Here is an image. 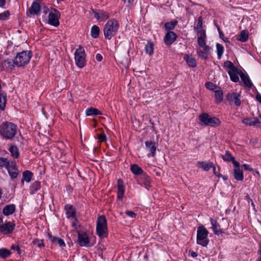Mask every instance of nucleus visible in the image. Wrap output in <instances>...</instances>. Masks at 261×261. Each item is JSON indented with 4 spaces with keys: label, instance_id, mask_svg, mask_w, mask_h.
Here are the masks:
<instances>
[{
    "label": "nucleus",
    "instance_id": "nucleus-11",
    "mask_svg": "<svg viewBox=\"0 0 261 261\" xmlns=\"http://www.w3.org/2000/svg\"><path fill=\"white\" fill-rule=\"evenodd\" d=\"M145 145L146 150L149 151L147 156H154L156 154V144L154 141H148L145 142Z\"/></svg>",
    "mask_w": 261,
    "mask_h": 261
},
{
    "label": "nucleus",
    "instance_id": "nucleus-27",
    "mask_svg": "<svg viewBox=\"0 0 261 261\" xmlns=\"http://www.w3.org/2000/svg\"><path fill=\"white\" fill-rule=\"evenodd\" d=\"M242 122L249 126L256 125L260 123V121L257 118H244L242 120Z\"/></svg>",
    "mask_w": 261,
    "mask_h": 261
},
{
    "label": "nucleus",
    "instance_id": "nucleus-54",
    "mask_svg": "<svg viewBox=\"0 0 261 261\" xmlns=\"http://www.w3.org/2000/svg\"><path fill=\"white\" fill-rule=\"evenodd\" d=\"M125 214L130 218H134L136 216V214L131 211H126Z\"/></svg>",
    "mask_w": 261,
    "mask_h": 261
},
{
    "label": "nucleus",
    "instance_id": "nucleus-49",
    "mask_svg": "<svg viewBox=\"0 0 261 261\" xmlns=\"http://www.w3.org/2000/svg\"><path fill=\"white\" fill-rule=\"evenodd\" d=\"M7 161V158H0V170L4 167L6 168Z\"/></svg>",
    "mask_w": 261,
    "mask_h": 261
},
{
    "label": "nucleus",
    "instance_id": "nucleus-18",
    "mask_svg": "<svg viewBox=\"0 0 261 261\" xmlns=\"http://www.w3.org/2000/svg\"><path fill=\"white\" fill-rule=\"evenodd\" d=\"M16 210L15 205L10 204L5 205L3 209V214L6 216L12 215L14 213Z\"/></svg>",
    "mask_w": 261,
    "mask_h": 261
},
{
    "label": "nucleus",
    "instance_id": "nucleus-6",
    "mask_svg": "<svg viewBox=\"0 0 261 261\" xmlns=\"http://www.w3.org/2000/svg\"><path fill=\"white\" fill-rule=\"evenodd\" d=\"M208 234V230L204 226L198 227L197 231V243L203 247H206L209 243Z\"/></svg>",
    "mask_w": 261,
    "mask_h": 261
},
{
    "label": "nucleus",
    "instance_id": "nucleus-26",
    "mask_svg": "<svg viewBox=\"0 0 261 261\" xmlns=\"http://www.w3.org/2000/svg\"><path fill=\"white\" fill-rule=\"evenodd\" d=\"M8 150L11 153V156L14 159H18L20 153L18 147L14 145H10Z\"/></svg>",
    "mask_w": 261,
    "mask_h": 261
},
{
    "label": "nucleus",
    "instance_id": "nucleus-36",
    "mask_svg": "<svg viewBox=\"0 0 261 261\" xmlns=\"http://www.w3.org/2000/svg\"><path fill=\"white\" fill-rule=\"evenodd\" d=\"M194 29L198 34L200 33V31H205L202 29V18L201 16L198 17L197 22L195 25Z\"/></svg>",
    "mask_w": 261,
    "mask_h": 261
},
{
    "label": "nucleus",
    "instance_id": "nucleus-28",
    "mask_svg": "<svg viewBox=\"0 0 261 261\" xmlns=\"http://www.w3.org/2000/svg\"><path fill=\"white\" fill-rule=\"evenodd\" d=\"M197 164L199 165L200 168H202L203 170L206 171H208L213 167V164L211 162H206L198 161L197 162Z\"/></svg>",
    "mask_w": 261,
    "mask_h": 261
},
{
    "label": "nucleus",
    "instance_id": "nucleus-63",
    "mask_svg": "<svg viewBox=\"0 0 261 261\" xmlns=\"http://www.w3.org/2000/svg\"><path fill=\"white\" fill-rule=\"evenodd\" d=\"M38 247H44V244L43 242V241L41 242V243H39L38 245Z\"/></svg>",
    "mask_w": 261,
    "mask_h": 261
},
{
    "label": "nucleus",
    "instance_id": "nucleus-19",
    "mask_svg": "<svg viewBox=\"0 0 261 261\" xmlns=\"http://www.w3.org/2000/svg\"><path fill=\"white\" fill-rule=\"evenodd\" d=\"M117 198L118 199L121 200L123 198L124 193V187L123 186V182L121 179H119L117 180Z\"/></svg>",
    "mask_w": 261,
    "mask_h": 261
},
{
    "label": "nucleus",
    "instance_id": "nucleus-7",
    "mask_svg": "<svg viewBox=\"0 0 261 261\" xmlns=\"http://www.w3.org/2000/svg\"><path fill=\"white\" fill-rule=\"evenodd\" d=\"M74 59L76 65L80 68H83L85 66V53L84 48L79 46L76 49L74 54Z\"/></svg>",
    "mask_w": 261,
    "mask_h": 261
},
{
    "label": "nucleus",
    "instance_id": "nucleus-33",
    "mask_svg": "<svg viewBox=\"0 0 261 261\" xmlns=\"http://www.w3.org/2000/svg\"><path fill=\"white\" fill-rule=\"evenodd\" d=\"M41 188V182L39 181H35L30 186V193L32 194H35Z\"/></svg>",
    "mask_w": 261,
    "mask_h": 261
},
{
    "label": "nucleus",
    "instance_id": "nucleus-41",
    "mask_svg": "<svg viewBox=\"0 0 261 261\" xmlns=\"http://www.w3.org/2000/svg\"><path fill=\"white\" fill-rule=\"evenodd\" d=\"M99 28L96 25H93L91 30V36L94 38H97L99 34Z\"/></svg>",
    "mask_w": 261,
    "mask_h": 261
},
{
    "label": "nucleus",
    "instance_id": "nucleus-47",
    "mask_svg": "<svg viewBox=\"0 0 261 261\" xmlns=\"http://www.w3.org/2000/svg\"><path fill=\"white\" fill-rule=\"evenodd\" d=\"M224 67L229 69V70H231L236 68L233 63L230 61H226L224 63Z\"/></svg>",
    "mask_w": 261,
    "mask_h": 261
},
{
    "label": "nucleus",
    "instance_id": "nucleus-34",
    "mask_svg": "<svg viewBox=\"0 0 261 261\" xmlns=\"http://www.w3.org/2000/svg\"><path fill=\"white\" fill-rule=\"evenodd\" d=\"M86 114L87 116H93V115L96 116V115H101L102 113L100 112V111H99L97 109L91 107V108H88L86 110Z\"/></svg>",
    "mask_w": 261,
    "mask_h": 261
},
{
    "label": "nucleus",
    "instance_id": "nucleus-58",
    "mask_svg": "<svg viewBox=\"0 0 261 261\" xmlns=\"http://www.w3.org/2000/svg\"><path fill=\"white\" fill-rule=\"evenodd\" d=\"M213 168V172H214V173L215 175L218 176V177H220V175L221 174L220 173H218L217 171H216V167L215 166H213V167H212Z\"/></svg>",
    "mask_w": 261,
    "mask_h": 261
},
{
    "label": "nucleus",
    "instance_id": "nucleus-52",
    "mask_svg": "<svg viewBox=\"0 0 261 261\" xmlns=\"http://www.w3.org/2000/svg\"><path fill=\"white\" fill-rule=\"evenodd\" d=\"M11 249L14 251H16L18 254H21L20 249L18 245L12 244L11 246Z\"/></svg>",
    "mask_w": 261,
    "mask_h": 261
},
{
    "label": "nucleus",
    "instance_id": "nucleus-62",
    "mask_svg": "<svg viewBox=\"0 0 261 261\" xmlns=\"http://www.w3.org/2000/svg\"><path fill=\"white\" fill-rule=\"evenodd\" d=\"M218 31L219 32V35L221 38L223 39L224 36L223 33L220 31V29H218Z\"/></svg>",
    "mask_w": 261,
    "mask_h": 261
},
{
    "label": "nucleus",
    "instance_id": "nucleus-40",
    "mask_svg": "<svg viewBox=\"0 0 261 261\" xmlns=\"http://www.w3.org/2000/svg\"><path fill=\"white\" fill-rule=\"evenodd\" d=\"M145 50L146 53L150 56L153 54V44L151 41H149L147 42L145 47Z\"/></svg>",
    "mask_w": 261,
    "mask_h": 261
},
{
    "label": "nucleus",
    "instance_id": "nucleus-48",
    "mask_svg": "<svg viewBox=\"0 0 261 261\" xmlns=\"http://www.w3.org/2000/svg\"><path fill=\"white\" fill-rule=\"evenodd\" d=\"M205 86L207 89L210 90H214L217 88V85L210 82H206Z\"/></svg>",
    "mask_w": 261,
    "mask_h": 261
},
{
    "label": "nucleus",
    "instance_id": "nucleus-5",
    "mask_svg": "<svg viewBox=\"0 0 261 261\" xmlns=\"http://www.w3.org/2000/svg\"><path fill=\"white\" fill-rule=\"evenodd\" d=\"M32 58L30 51H22L18 54L14 59V63L18 67H22L28 64Z\"/></svg>",
    "mask_w": 261,
    "mask_h": 261
},
{
    "label": "nucleus",
    "instance_id": "nucleus-17",
    "mask_svg": "<svg viewBox=\"0 0 261 261\" xmlns=\"http://www.w3.org/2000/svg\"><path fill=\"white\" fill-rule=\"evenodd\" d=\"M242 71L238 69L237 67L231 70H228V73L230 76L231 80L233 82H238L239 81V75L240 76V72Z\"/></svg>",
    "mask_w": 261,
    "mask_h": 261
},
{
    "label": "nucleus",
    "instance_id": "nucleus-64",
    "mask_svg": "<svg viewBox=\"0 0 261 261\" xmlns=\"http://www.w3.org/2000/svg\"><path fill=\"white\" fill-rule=\"evenodd\" d=\"M220 176H221L224 180H227L228 178L226 176H223L221 175Z\"/></svg>",
    "mask_w": 261,
    "mask_h": 261
},
{
    "label": "nucleus",
    "instance_id": "nucleus-31",
    "mask_svg": "<svg viewBox=\"0 0 261 261\" xmlns=\"http://www.w3.org/2000/svg\"><path fill=\"white\" fill-rule=\"evenodd\" d=\"M14 60L7 59L4 61L2 63V66L4 68L13 69L14 67Z\"/></svg>",
    "mask_w": 261,
    "mask_h": 261
},
{
    "label": "nucleus",
    "instance_id": "nucleus-21",
    "mask_svg": "<svg viewBox=\"0 0 261 261\" xmlns=\"http://www.w3.org/2000/svg\"><path fill=\"white\" fill-rule=\"evenodd\" d=\"M48 237L50 241L53 243L58 244L61 247L65 246L66 245L63 240L58 237L53 236L50 233H48Z\"/></svg>",
    "mask_w": 261,
    "mask_h": 261
},
{
    "label": "nucleus",
    "instance_id": "nucleus-1",
    "mask_svg": "<svg viewBox=\"0 0 261 261\" xmlns=\"http://www.w3.org/2000/svg\"><path fill=\"white\" fill-rule=\"evenodd\" d=\"M17 131V126L15 124L6 121L0 125V135L7 140H12Z\"/></svg>",
    "mask_w": 261,
    "mask_h": 261
},
{
    "label": "nucleus",
    "instance_id": "nucleus-59",
    "mask_svg": "<svg viewBox=\"0 0 261 261\" xmlns=\"http://www.w3.org/2000/svg\"><path fill=\"white\" fill-rule=\"evenodd\" d=\"M74 218L75 220H74V222H73L72 223V227H73L74 228H76V226H77V223H76V221H77V220H76V218H75H75Z\"/></svg>",
    "mask_w": 261,
    "mask_h": 261
},
{
    "label": "nucleus",
    "instance_id": "nucleus-25",
    "mask_svg": "<svg viewBox=\"0 0 261 261\" xmlns=\"http://www.w3.org/2000/svg\"><path fill=\"white\" fill-rule=\"evenodd\" d=\"M184 59L190 67H195L197 66L196 61L192 55H185Z\"/></svg>",
    "mask_w": 261,
    "mask_h": 261
},
{
    "label": "nucleus",
    "instance_id": "nucleus-44",
    "mask_svg": "<svg viewBox=\"0 0 261 261\" xmlns=\"http://www.w3.org/2000/svg\"><path fill=\"white\" fill-rule=\"evenodd\" d=\"M215 97L217 102H220L223 100V92L221 90H216Z\"/></svg>",
    "mask_w": 261,
    "mask_h": 261
},
{
    "label": "nucleus",
    "instance_id": "nucleus-51",
    "mask_svg": "<svg viewBox=\"0 0 261 261\" xmlns=\"http://www.w3.org/2000/svg\"><path fill=\"white\" fill-rule=\"evenodd\" d=\"M10 13L8 11H5L2 13L0 14V19L1 20H5L6 19L8 18L9 17Z\"/></svg>",
    "mask_w": 261,
    "mask_h": 261
},
{
    "label": "nucleus",
    "instance_id": "nucleus-56",
    "mask_svg": "<svg viewBox=\"0 0 261 261\" xmlns=\"http://www.w3.org/2000/svg\"><path fill=\"white\" fill-rule=\"evenodd\" d=\"M95 59L98 62H100L102 60V56L100 54H97L96 55Z\"/></svg>",
    "mask_w": 261,
    "mask_h": 261
},
{
    "label": "nucleus",
    "instance_id": "nucleus-12",
    "mask_svg": "<svg viewBox=\"0 0 261 261\" xmlns=\"http://www.w3.org/2000/svg\"><path fill=\"white\" fill-rule=\"evenodd\" d=\"M78 234V243L79 245L82 246H88L90 241L88 234L86 232L81 233L79 231H77Z\"/></svg>",
    "mask_w": 261,
    "mask_h": 261
},
{
    "label": "nucleus",
    "instance_id": "nucleus-14",
    "mask_svg": "<svg viewBox=\"0 0 261 261\" xmlns=\"http://www.w3.org/2000/svg\"><path fill=\"white\" fill-rule=\"evenodd\" d=\"M176 38L177 35L174 32L169 31L165 35L164 41L165 44L170 45L176 40Z\"/></svg>",
    "mask_w": 261,
    "mask_h": 261
},
{
    "label": "nucleus",
    "instance_id": "nucleus-4",
    "mask_svg": "<svg viewBox=\"0 0 261 261\" xmlns=\"http://www.w3.org/2000/svg\"><path fill=\"white\" fill-rule=\"evenodd\" d=\"M198 119L202 125L217 127L221 123L219 119L215 117H212L206 113H203L199 115Z\"/></svg>",
    "mask_w": 261,
    "mask_h": 261
},
{
    "label": "nucleus",
    "instance_id": "nucleus-42",
    "mask_svg": "<svg viewBox=\"0 0 261 261\" xmlns=\"http://www.w3.org/2000/svg\"><path fill=\"white\" fill-rule=\"evenodd\" d=\"M11 254V251L6 248L0 249V257L6 258Z\"/></svg>",
    "mask_w": 261,
    "mask_h": 261
},
{
    "label": "nucleus",
    "instance_id": "nucleus-57",
    "mask_svg": "<svg viewBox=\"0 0 261 261\" xmlns=\"http://www.w3.org/2000/svg\"><path fill=\"white\" fill-rule=\"evenodd\" d=\"M255 98L256 100L261 103V95L259 93L256 94Z\"/></svg>",
    "mask_w": 261,
    "mask_h": 261
},
{
    "label": "nucleus",
    "instance_id": "nucleus-46",
    "mask_svg": "<svg viewBox=\"0 0 261 261\" xmlns=\"http://www.w3.org/2000/svg\"><path fill=\"white\" fill-rule=\"evenodd\" d=\"M8 172L10 176L12 179H14V178H16L18 174V173H19L18 168H16V170H10L8 171Z\"/></svg>",
    "mask_w": 261,
    "mask_h": 261
},
{
    "label": "nucleus",
    "instance_id": "nucleus-61",
    "mask_svg": "<svg viewBox=\"0 0 261 261\" xmlns=\"http://www.w3.org/2000/svg\"><path fill=\"white\" fill-rule=\"evenodd\" d=\"M6 3V0H0V7L4 6Z\"/></svg>",
    "mask_w": 261,
    "mask_h": 261
},
{
    "label": "nucleus",
    "instance_id": "nucleus-10",
    "mask_svg": "<svg viewBox=\"0 0 261 261\" xmlns=\"http://www.w3.org/2000/svg\"><path fill=\"white\" fill-rule=\"evenodd\" d=\"M234 170L233 176L235 179L242 181L244 179V175L242 170L240 169V164L237 161L233 162Z\"/></svg>",
    "mask_w": 261,
    "mask_h": 261
},
{
    "label": "nucleus",
    "instance_id": "nucleus-45",
    "mask_svg": "<svg viewBox=\"0 0 261 261\" xmlns=\"http://www.w3.org/2000/svg\"><path fill=\"white\" fill-rule=\"evenodd\" d=\"M216 48L218 58L220 59L224 52V47L222 45L217 43L216 44Z\"/></svg>",
    "mask_w": 261,
    "mask_h": 261
},
{
    "label": "nucleus",
    "instance_id": "nucleus-13",
    "mask_svg": "<svg viewBox=\"0 0 261 261\" xmlns=\"http://www.w3.org/2000/svg\"><path fill=\"white\" fill-rule=\"evenodd\" d=\"M92 12L94 14V18L98 21H105L109 17V14L107 12L101 10H98L97 11L92 10Z\"/></svg>",
    "mask_w": 261,
    "mask_h": 261
},
{
    "label": "nucleus",
    "instance_id": "nucleus-35",
    "mask_svg": "<svg viewBox=\"0 0 261 261\" xmlns=\"http://www.w3.org/2000/svg\"><path fill=\"white\" fill-rule=\"evenodd\" d=\"M130 171L135 175H141L144 171L137 164H133L130 166Z\"/></svg>",
    "mask_w": 261,
    "mask_h": 261
},
{
    "label": "nucleus",
    "instance_id": "nucleus-43",
    "mask_svg": "<svg viewBox=\"0 0 261 261\" xmlns=\"http://www.w3.org/2000/svg\"><path fill=\"white\" fill-rule=\"evenodd\" d=\"M177 21H173L169 22H166L165 23L164 27L165 29L167 31H170L173 30L175 25L177 24Z\"/></svg>",
    "mask_w": 261,
    "mask_h": 261
},
{
    "label": "nucleus",
    "instance_id": "nucleus-53",
    "mask_svg": "<svg viewBox=\"0 0 261 261\" xmlns=\"http://www.w3.org/2000/svg\"><path fill=\"white\" fill-rule=\"evenodd\" d=\"M98 139L100 142H103L106 141L107 137L105 134H100L98 136Z\"/></svg>",
    "mask_w": 261,
    "mask_h": 261
},
{
    "label": "nucleus",
    "instance_id": "nucleus-60",
    "mask_svg": "<svg viewBox=\"0 0 261 261\" xmlns=\"http://www.w3.org/2000/svg\"><path fill=\"white\" fill-rule=\"evenodd\" d=\"M191 255L193 257H195L197 256V253L194 251H192L191 252Z\"/></svg>",
    "mask_w": 261,
    "mask_h": 261
},
{
    "label": "nucleus",
    "instance_id": "nucleus-39",
    "mask_svg": "<svg viewBox=\"0 0 261 261\" xmlns=\"http://www.w3.org/2000/svg\"><path fill=\"white\" fill-rule=\"evenodd\" d=\"M237 40L245 42L247 41L248 39V33L247 31L244 30L241 32L240 34L237 37Z\"/></svg>",
    "mask_w": 261,
    "mask_h": 261
},
{
    "label": "nucleus",
    "instance_id": "nucleus-23",
    "mask_svg": "<svg viewBox=\"0 0 261 261\" xmlns=\"http://www.w3.org/2000/svg\"><path fill=\"white\" fill-rule=\"evenodd\" d=\"M140 176V184H143L146 187L150 186L151 179L146 173L143 172Z\"/></svg>",
    "mask_w": 261,
    "mask_h": 261
},
{
    "label": "nucleus",
    "instance_id": "nucleus-9",
    "mask_svg": "<svg viewBox=\"0 0 261 261\" xmlns=\"http://www.w3.org/2000/svg\"><path fill=\"white\" fill-rule=\"evenodd\" d=\"M198 35L197 42L199 46L203 48L205 51H209L211 48L206 45V35L205 31H200V33H199Z\"/></svg>",
    "mask_w": 261,
    "mask_h": 261
},
{
    "label": "nucleus",
    "instance_id": "nucleus-50",
    "mask_svg": "<svg viewBox=\"0 0 261 261\" xmlns=\"http://www.w3.org/2000/svg\"><path fill=\"white\" fill-rule=\"evenodd\" d=\"M197 54L198 56L203 59H207V55L206 53L202 51V50H197Z\"/></svg>",
    "mask_w": 261,
    "mask_h": 261
},
{
    "label": "nucleus",
    "instance_id": "nucleus-15",
    "mask_svg": "<svg viewBox=\"0 0 261 261\" xmlns=\"http://www.w3.org/2000/svg\"><path fill=\"white\" fill-rule=\"evenodd\" d=\"M15 224L12 222H7L0 226V230L4 234L11 233L15 227Z\"/></svg>",
    "mask_w": 261,
    "mask_h": 261
},
{
    "label": "nucleus",
    "instance_id": "nucleus-16",
    "mask_svg": "<svg viewBox=\"0 0 261 261\" xmlns=\"http://www.w3.org/2000/svg\"><path fill=\"white\" fill-rule=\"evenodd\" d=\"M227 99L229 101L233 102L236 106H240L241 104V95L238 93H228L227 95Z\"/></svg>",
    "mask_w": 261,
    "mask_h": 261
},
{
    "label": "nucleus",
    "instance_id": "nucleus-32",
    "mask_svg": "<svg viewBox=\"0 0 261 261\" xmlns=\"http://www.w3.org/2000/svg\"><path fill=\"white\" fill-rule=\"evenodd\" d=\"M7 95L4 92H0V110H4L7 102Z\"/></svg>",
    "mask_w": 261,
    "mask_h": 261
},
{
    "label": "nucleus",
    "instance_id": "nucleus-20",
    "mask_svg": "<svg viewBox=\"0 0 261 261\" xmlns=\"http://www.w3.org/2000/svg\"><path fill=\"white\" fill-rule=\"evenodd\" d=\"M210 220L212 225L213 230L215 234H219L224 232V231L220 228V225L216 220L211 218Z\"/></svg>",
    "mask_w": 261,
    "mask_h": 261
},
{
    "label": "nucleus",
    "instance_id": "nucleus-22",
    "mask_svg": "<svg viewBox=\"0 0 261 261\" xmlns=\"http://www.w3.org/2000/svg\"><path fill=\"white\" fill-rule=\"evenodd\" d=\"M240 77L245 87L250 89L252 86V83L249 76L246 75L242 71H240Z\"/></svg>",
    "mask_w": 261,
    "mask_h": 261
},
{
    "label": "nucleus",
    "instance_id": "nucleus-2",
    "mask_svg": "<svg viewBox=\"0 0 261 261\" xmlns=\"http://www.w3.org/2000/svg\"><path fill=\"white\" fill-rule=\"evenodd\" d=\"M119 28V23L115 19L109 20L103 28V34L106 39L110 40L114 36Z\"/></svg>",
    "mask_w": 261,
    "mask_h": 261
},
{
    "label": "nucleus",
    "instance_id": "nucleus-37",
    "mask_svg": "<svg viewBox=\"0 0 261 261\" xmlns=\"http://www.w3.org/2000/svg\"><path fill=\"white\" fill-rule=\"evenodd\" d=\"M17 168V166L16 165V163L15 161H13L11 160H8L7 159L6 168L7 169V171L10 170H15L16 168Z\"/></svg>",
    "mask_w": 261,
    "mask_h": 261
},
{
    "label": "nucleus",
    "instance_id": "nucleus-30",
    "mask_svg": "<svg viewBox=\"0 0 261 261\" xmlns=\"http://www.w3.org/2000/svg\"><path fill=\"white\" fill-rule=\"evenodd\" d=\"M33 177V173L30 171H25L22 173V179H21V182L23 184L24 181L27 182H29Z\"/></svg>",
    "mask_w": 261,
    "mask_h": 261
},
{
    "label": "nucleus",
    "instance_id": "nucleus-55",
    "mask_svg": "<svg viewBox=\"0 0 261 261\" xmlns=\"http://www.w3.org/2000/svg\"><path fill=\"white\" fill-rule=\"evenodd\" d=\"M243 167H244V169L246 170H248L252 171H253V168H251L249 165L247 164H243Z\"/></svg>",
    "mask_w": 261,
    "mask_h": 261
},
{
    "label": "nucleus",
    "instance_id": "nucleus-24",
    "mask_svg": "<svg viewBox=\"0 0 261 261\" xmlns=\"http://www.w3.org/2000/svg\"><path fill=\"white\" fill-rule=\"evenodd\" d=\"M65 209L66 210L67 217L68 219L75 217V211L72 205L66 204L65 205Z\"/></svg>",
    "mask_w": 261,
    "mask_h": 261
},
{
    "label": "nucleus",
    "instance_id": "nucleus-29",
    "mask_svg": "<svg viewBox=\"0 0 261 261\" xmlns=\"http://www.w3.org/2000/svg\"><path fill=\"white\" fill-rule=\"evenodd\" d=\"M40 10V6L37 2H33L30 8V12L33 15H37Z\"/></svg>",
    "mask_w": 261,
    "mask_h": 261
},
{
    "label": "nucleus",
    "instance_id": "nucleus-3",
    "mask_svg": "<svg viewBox=\"0 0 261 261\" xmlns=\"http://www.w3.org/2000/svg\"><path fill=\"white\" fill-rule=\"evenodd\" d=\"M96 231L98 236L101 239L108 236L107 220L104 215L98 217L96 221Z\"/></svg>",
    "mask_w": 261,
    "mask_h": 261
},
{
    "label": "nucleus",
    "instance_id": "nucleus-8",
    "mask_svg": "<svg viewBox=\"0 0 261 261\" xmlns=\"http://www.w3.org/2000/svg\"><path fill=\"white\" fill-rule=\"evenodd\" d=\"M60 16V12L56 9H53L48 14V23L53 26L58 27L59 25V18Z\"/></svg>",
    "mask_w": 261,
    "mask_h": 261
},
{
    "label": "nucleus",
    "instance_id": "nucleus-38",
    "mask_svg": "<svg viewBox=\"0 0 261 261\" xmlns=\"http://www.w3.org/2000/svg\"><path fill=\"white\" fill-rule=\"evenodd\" d=\"M221 157L224 161L229 162L231 161L233 164V162L236 161L234 160V158L232 156L230 152L228 151H226L224 155H221Z\"/></svg>",
    "mask_w": 261,
    "mask_h": 261
}]
</instances>
